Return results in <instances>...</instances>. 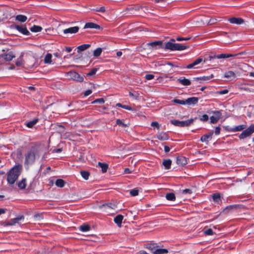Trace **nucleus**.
Masks as SVG:
<instances>
[{"label":"nucleus","mask_w":254,"mask_h":254,"mask_svg":"<svg viewBox=\"0 0 254 254\" xmlns=\"http://www.w3.org/2000/svg\"><path fill=\"white\" fill-rule=\"evenodd\" d=\"M44 150L45 147L43 146L32 147L25 154V164H33L36 159L39 158L40 154Z\"/></svg>","instance_id":"f257e3e1"},{"label":"nucleus","mask_w":254,"mask_h":254,"mask_svg":"<svg viewBox=\"0 0 254 254\" xmlns=\"http://www.w3.org/2000/svg\"><path fill=\"white\" fill-rule=\"evenodd\" d=\"M21 170L22 166L20 165H15L9 170L7 176V181L9 184H14L20 175Z\"/></svg>","instance_id":"f03ea898"},{"label":"nucleus","mask_w":254,"mask_h":254,"mask_svg":"<svg viewBox=\"0 0 254 254\" xmlns=\"http://www.w3.org/2000/svg\"><path fill=\"white\" fill-rule=\"evenodd\" d=\"M175 39H171L170 41L166 43L164 49L171 51H183L189 47L181 44L175 43Z\"/></svg>","instance_id":"7ed1b4c3"},{"label":"nucleus","mask_w":254,"mask_h":254,"mask_svg":"<svg viewBox=\"0 0 254 254\" xmlns=\"http://www.w3.org/2000/svg\"><path fill=\"white\" fill-rule=\"evenodd\" d=\"M65 77L69 80H73L77 82L83 81L84 78L77 72L74 71H70L65 73Z\"/></svg>","instance_id":"20e7f679"},{"label":"nucleus","mask_w":254,"mask_h":254,"mask_svg":"<svg viewBox=\"0 0 254 254\" xmlns=\"http://www.w3.org/2000/svg\"><path fill=\"white\" fill-rule=\"evenodd\" d=\"M194 121L193 119H190L186 121H179L176 120H173L171 121V123L174 126L180 127H189L190 125L192 124Z\"/></svg>","instance_id":"39448f33"},{"label":"nucleus","mask_w":254,"mask_h":254,"mask_svg":"<svg viewBox=\"0 0 254 254\" xmlns=\"http://www.w3.org/2000/svg\"><path fill=\"white\" fill-rule=\"evenodd\" d=\"M15 57V56L12 52L10 51L7 53H3L0 55V64L11 61Z\"/></svg>","instance_id":"423d86ee"},{"label":"nucleus","mask_w":254,"mask_h":254,"mask_svg":"<svg viewBox=\"0 0 254 254\" xmlns=\"http://www.w3.org/2000/svg\"><path fill=\"white\" fill-rule=\"evenodd\" d=\"M254 132V124L251 125L248 128L244 130L239 136L240 139H244L251 135Z\"/></svg>","instance_id":"0eeeda50"},{"label":"nucleus","mask_w":254,"mask_h":254,"mask_svg":"<svg viewBox=\"0 0 254 254\" xmlns=\"http://www.w3.org/2000/svg\"><path fill=\"white\" fill-rule=\"evenodd\" d=\"M13 27L23 35H29L30 34V32L27 30V27L25 25H14Z\"/></svg>","instance_id":"6e6552de"},{"label":"nucleus","mask_w":254,"mask_h":254,"mask_svg":"<svg viewBox=\"0 0 254 254\" xmlns=\"http://www.w3.org/2000/svg\"><path fill=\"white\" fill-rule=\"evenodd\" d=\"M213 113L215 115V116H212L210 117V122L212 124H215L220 119L221 113L219 111H213Z\"/></svg>","instance_id":"1a4fd4ad"},{"label":"nucleus","mask_w":254,"mask_h":254,"mask_svg":"<svg viewBox=\"0 0 254 254\" xmlns=\"http://www.w3.org/2000/svg\"><path fill=\"white\" fill-rule=\"evenodd\" d=\"M228 21L232 24L240 25L244 22L243 18L240 17H232L228 19Z\"/></svg>","instance_id":"9d476101"},{"label":"nucleus","mask_w":254,"mask_h":254,"mask_svg":"<svg viewBox=\"0 0 254 254\" xmlns=\"http://www.w3.org/2000/svg\"><path fill=\"white\" fill-rule=\"evenodd\" d=\"M238 55H241V54H238ZM238 55V54H221L220 55H215L213 58L220 59H226L231 57H234Z\"/></svg>","instance_id":"9b49d317"},{"label":"nucleus","mask_w":254,"mask_h":254,"mask_svg":"<svg viewBox=\"0 0 254 254\" xmlns=\"http://www.w3.org/2000/svg\"><path fill=\"white\" fill-rule=\"evenodd\" d=\"M198 98L195 97L188 98L185 100L186 104L191 105H195L198 103Z\"/></svg>","instance_id":"f8f14e48"},{"label":"nucleus","mask_w":254,"mask_h":254,"mask_svg":"<svg viewBox=\"0 0 254 254\" xmlns=\"http://www.w3.org/2000/svg\"><path fill=\"white\" fill-rule=\"evenodd\" d=\"M79 27L78 26H74L69 27L64 30V34H74L77 33L79 30Z\"/></svg>","instance_id":"ddd939ff"},{"label":"nucleus","mask_w":254,"mask_h":254,"mask_svg":"<svg viewBox=\"0 0 254 254\" xmlns=\"http://www.w3.org/2000/svg\"><path fill=\"white\" fill-rule=\"evenodd\" d=\"M24 216L23 215L20 216L15 218H13L10 220L9 222H7V225L12 226L15 225L16 223H18L19 221L23 220Z\"/></svg>","instance_id":"4468645a"},{"label":"nucleus","mask_w":254,"mask_h":254,"mask_svg":"<svg viewBox=\"0 0 254 254\" xmlns=\"http://www.w3.org/2000/svg\"><path fill=\"white\" fill-rule=\"evenodd\" d=\"M213 134V132H209L208 134H205L202 135L200 138L201 142H207L210 141L212 138V136Z\"/></svg>","instance_id":"2eb2a0df"},{"label":"nucleus","mask_w":254,"mask_h":254,"mask_svg":"<svg viewBox=\"0 0 254 254\" xmlns=\"http://www.w3.org/2000/svg\"><path fill=\"white\" fill-rule=\"evenodd\" d=\"M213 200L214 202L218 204H220L222 202V198L219 193H213L212 195Z\"/></svg>","instance_id":"dca6fc26"},{"label":"nucleus","mask_w":254,"mask_h":254,"mask_svg":"<svg viewBox=\"0 0 254 254\" xmlns=\"http://www.w3.org/2000/svg\"><path fill=\"white\" fill-rule=\"evenodd\" d=\"M153 254H165L168 253V251L165 249L151 248Z\"/></svg>","instance_id":"f3484780"},{"label":"nucleus","mask_w":254,"mask_h":254,"mask_svg":"<svg viewBox=\"0 0 254 254\" xmlns=\"http://www.w3.org/2000/svg\"><path fill=\"white\" fill-rule=\"evenodd\" d=\"M100 207L103 209V210L104 211L107 212L109 209H115L116 207V205L115 204H113L112 203L104 204L100 206Z\"/></svg>","instance_id":"a211bd4d"},{"label":"nucleus","mask_w":254,"mask_h":254,"mask_svg":"<svg viewBox=\"0 0 254 254\" xmlns=\"http://www.w3.org/2000/svg\"><path fill=\"white\" fill-rule=\"evenodd\" d=\"M176 162L178 165H185L187 164V160L186 157L181 156L177 158Z\"/></svg>","instance_id":"6ab92c4d"},{"label":"nucleus","mask_w":254,"mask_h":254,"mask_svg":"<svg viewBox=\"0 0 254 254\" xmlns=\"http://www.w3.org/2000/svg\"><path fill=\"white\" fill-rule=\"evenodd\" d=\"M156 135L157 138L160 140H166L169 139L168 134L164 132H159Z\"/></svg>","instance_id":"aec40b11"},{"label":"nucleus","mask_w":254,"mask_h":254,"mask_svg":"<svg viewBox=\"0 0 254 254\" xmlns=\"http://www.w3.org/2000/svg\"><path fill=\"white\" fill-rule=\"evenodd\" d=\"M84 29L86 28H94V29H99L100 28V26L94 23L93 22H88L86 23L84 27Z\"/></svg>","instance_id":"412c9836"},{"label":"nucleus","mask_w":254,"mask_h":254,"mask_svg":"<svg viewBox=\"0 0 254 254\" xmlns=\"http://www.w3.org/2000/svg\"><path fill=\"white\" fill-rule=\"evenodd\" d=\"M123 218L124 216L122 215H118L114 218V222L117 224L118 226L121 227Z\"/></svg>","instance_id":"4be33fe9"},{"label":"nucleus","mask_w":254,"mask_h":254,"mask_svg":"<svg viewBox=\"0 0 254 254\" xmlns=\"http://www.w3.org/2000/svg\"><path fill=\"white\" fill-rule=\"evenodd\" d=\"M162 41H156L150 43H148L147 45L149 46H151L152 48H154L155 49L157 48V46H161L162 45Z\"/></svg>","instance_id":"5701e85b"},{"label":"nucleus","mask_w":254,"mask_h":254,"mask_svg":"<svg viewBox=\"0 0 254 254\" xmlns=\"http://www.w3.org/2000/svg\"><path fill=\"white\" fill-rule=\"evenodd\" d=\"M246 126L244 125H239L231 128L230 130L232 132L241 131L246 128Z\"/></svg>","instance_id":"b1692460"},{"label":"nucleus","mask_w":254,"mask_h":254,"mask_svg":"<svg viewBox=\"0 0 254 254\" xmlns=\"http://www.w3.org/2000/svg\"><path fill=\"white\" fill-rule=\"evenodd\" d=\"M178 81L180 83L185 86L190 85L191 84L190 81L188 79L185 78V77L183 79H178Z\"/></svg>","instance_id":"393cba45"},{"label":"nucleus","mask_w":254,"mask_h":254,"mask_svg":"<svg viewBox=\"0 0 254 254\" xmlns=\"http://www.w3.org/2000/svg\"><path fill=\"white\" fill-rule=\"evenodd\" d=\"M224 77L227 78L234 79L236 77V74L232 71H228L225 73Z\"/></svg>","instance_id":"a878e982"},{"label":"nucleus","mask_w":254,"mask_h":254,"mask_svg":"<svg viewBox=\"0 0 254 254\" xmlns=\"http://www.w3.org/2000/svg\"><path fill=\"white\" fill-rule=\"evenodd\" d=\"M15 19L19 22H24L27 20V17L24 15L19 14L16 16Z\"/></svg>","instance_id":"bb28decb"},{"label":"nucleus","mask_w":254,"mask_h":254,"mask_svg":"<svg viewBox=\"0 0 254 254\" xmlns=\"http://www.w3.org/2000/svg\"><path fill=\"white\" fill-rule=\"evenodd\" d=\"M17 185L20 189H25L26 186V180L25 179H23L18 183Z\"/></svg>","instance_id":"cd10ccee"},{"label":"nucleus","mask_w":254,"mask_h":254,"mask_svg":"<svg viewBox=\"0 0 254 254\" xmlns=\"http://www.w3.org/2000/svg\"><path fill=\"white\" fill-rule=\"evenodd\" d=\"M166 198L168 200H170V201H175L176 200V196H175V195L174 193L173 192H170V193H168L166 194Z\"/></svg>","instance_id":"c85d7f7f"},{"label":"nucleus","mask_w":254,"mask_h":254,"mask_svg":"<svg viewBox=\"0 0 254 254\" xmlns=\"http://www.w3.org/2000/svg\"><path fill=\"white\" fill-rule=\"evenodd\" d=\"M98 166L102 169L103 173H105L107 171L108 165L106 163L98 162Z\"/></svg>","instance_id":"c756f323"},{"label":"nucleus","mask_w":254,"mask_h":254,"mask_svg":"<svg viewBox=\"0 0 254 254\" xmlns=\"http://www.w3.org/2000/svg\"><path fill=\"white\" fill-rule=\"evenodd\" d=\"M52 55L51 54H50V53L47 54L45 57L44 63L45 64H51L52 62Z\"/></svg>","instance_id":"7c9ffc66"},{"label":"nucleus","mask_w":254,"mask_h":254,"mask_svg":"<svg viewBox=\"0 0 254 254\" xmlns=\"http://www.w3.org/2000/svg\"><path fill=\"white\" fill-rule=\"evenodd\" d=\"M172 163V161L170 159L164 160L163 161V165L164 166L166 169H170Z\"/></svg>","instance_id":"2f4dec72"},{"label":"nucleus","mask_w":254,"mask_h":254,"mask_svg":"<svg viewBox=\"0 0 254 254\" xmlns=\"http://www.w3.org/2000/svg\"><path fill=\"white\" fill-rule=\"evenodd\" d=\"M90 47V44H83V45H81L80 46H79L78 47H77V50H78V52H79L80 51H84L85 50H86L87 49H88V48H89Z\"/></svg>","instance_id":"473e14b6"},{"label":"nucleus","mask_w":254,"mask_h":254,"mask_svg":"<svg viewBox=\"0 0 254 254\" xmlns=\"http://www.w3.org/2000/svg\"><path fill=\"white\" fill-rule=\"evenodd\" d=\"M55 184L58 187L63 188L65 185V182L63 180L59 179L57 180Z\"/></svg>","instance_id":"72a5a7b5"},{"label":"nucleus","mask_w":254,"mask_h":254,"mask_svg":"<svg viewBox=\"0 0 254 254\" xmlns=\"http://www.w3.org/2000/svg\"><path fill=\"white\" fill-rule=\"evenodd\" d=\"M30 29L33 32H38L41 31L42 30V28L39 26L34 25Z\"/></svg>","instance_id":"f704fd0d"},{"label":"nucleus","mask_w":254,"mask_h":254,"mask_svg":"<svg viewBox=\"0 0 254 254\" xmlns=\"http://www.w3.org/2000/svg\"><path fill=\"white\" fill-rule=\"evenodd\" d=\"M213 77V75L211 74L209 76H203L202 77H196L195 79L196 80H208Z\"/></svg>","instance_id":"c9c22d12"},{"label":"nucleus","mask_w":254,"mask_h":254,"mask_svg":"<svg viewBox=\"0 0 254 254\" xmlns=\"http://www.w3.org/2000/svg\"><path fill=\"white\" fill-rule=\"evenodd\" d=\"M79 229L82 232H87L90 230V227L88 225H82L80 226Z\"/></svg>","instance_id":"e433bc0d"},{"label":"nucleus","mask_w":254,"mask_h":254,"mask_svg":"<svg viewBox=\"0 0 254 254\" xmlns=\"http://www.w3.org/2000/svg\"><path fill=\"white\" fill-rule=\"evenodd\" d=\"M102 52V49L101 48H98L93 51V55L95 57H99L101 55Z\"/></svg>","instance_id":"4c0bfd02"},{"label":"nucleus","mask_w":254,"mask_h":254,"mask_svg":"<svg viewBox=\"0 0 254 254\" xmlns=\"http://www.w3.org/2000/svg\"><path fill=\"white\" fill-rule=\"evenodd\" d=\"M38 121V119H35L33 121L28 122L26 126L29 128L32 127Z\"/></svg>","instance_id":"58836bf2"},{"label":"nucleus","mask_w":254,"mask_h":254,"mask_svg":"<svg viewBox=\"0 0 254 254\" xmlns=\"http://www.w3.org/2000/svg\"><path fill=\"white\" fill-rule=\"evenodd\" d=\"M80 174L83 178L87 180L89 176V173L86 171H81Z\"/></svg>","instance_id":"ea45409f"},{"label":"nucleus","mask_w":254,"mask_h":254,"mask_svg":"<svg viewBox=\"0 0 254 254\" xmlns=\"http://www.w3.org/2000/svg\"><path fill=\"white\" fill-rule=\"evenodd\" d=\"M238 207H239V206L237 204L231 205L227 206L226 207L225 210V211H227V210L230 211L234 209H237Z\"/></svg>","instance_id":"a19ab883"},{"label":"nucleus","mask_w":254,"mask_h":254,"mask_svg":"<svg viewBox=\"0 0 254 254\" xmlns=\"http://www.w3.org/2000/svg\"><path fill=\"white\" fill-rule=\"evenodd\" d=\"M97 71V68H93L91 70V71L89 72H88V73L86 74V75L87 76H93L96 74Z\"/></svg>","instance_id":"79ce46f5"},{"label":"nucleus","mask_w":254,"mask_h":254,"mask_svg":"<svg viewBox=\"0 0 254 254\" xmlns=\"http://www.w3.org/2000/svg\"><path fill=\"white\" fill-rule=\"evenodd\" d=\"M116 124L121 126L123 127H127V125L125 123H124L121 120L118 119L116 121Z\"/></svg>","instance_id":"37998d69"},{"label":"nucleus","mask_w":254,"mask_h":254,"mask_svg":"<svg viewBox=\"0 0 254 254\" xmlns=\"http://www.w3.org/2000/svg\"><path fill=\"white\" fill-rule=\"evenodd\" d=\"M93 11L101 12H105L106 11V8L105 6H102L100 8H96L92 9Z\"/></svg>","instance_id":"c03bdc74"},{"label":"nucleus","mask_w":254,"mask_h":254,"mask_svg":"<svg viewBox=\"0 0 254 254\" xmlns=\"http://www.w3.org/2000/svg\"><path fill=\"white\" fill-rule=\"evenodd\" d=\"M129 193L132 196H136L138 194V190L137 189H132L129 191Z\"/></svg>","instance_id":"a18cd8bd"},{"label":"nucleus","mask_w":254,"mask_h":254,"mask_svg":"<svg viewBox=\"0 0 254 254\" xmlns=\"http://www.w3.org/2000/svg\"><path fill=\"white\" fill-rule=\"evenodd\" d=\"M208 116L206 114H204L199 117L200 121L202 122H206L208 120Z\"/></svg>","instance_id":"49530a36"},{"label":"nucleus","mask_w":254,"mask_h":254,"mask_svg":"<svg viewBox=\"0 0 254 254\" xmlns=\"http://www.w3.org/2000/svg\"><path fill=\"white\" fill-rule=\"evenodd\" d=\"M173 101V102H174L175 103H177V104H181V105H185L186 104L185 100H182L175 99H174Z\"/></svg>","instance_id":"de8ad7c7"},{"label":"nucleus","mask_w":254,"mask_h":254,"mask_svg":"<svg viewBox=\"0 0 254 254\" xmlns=\"http://www.w3.org/2000/svg\"><path fill=\"white\" fill-rule=\"evenodd\" d=\"M105 102V100L103 98H99L95 100L94 101L92 102V103H99L100 104H103Z\"/></svg>","instance_id":"09e8293b"},{"label":"nucleus","mask_w":254,"mask_h":254,"mask_svg":"<svg viewBox=\"0 0 254 254\" xmlns=\"http://www.w3.org/2000/svg\"><path fill=\"white\" fill-rule=\"evenodd\" d=\"M204 233L206 235H212L213 234V231L211 229H208L204 232Z\"/></svg>","instance_id":"8fccbe9b"},{"label":"nucleus","mask_w":254,"mask_h":254,"mask_svg":"<svg viewBox=\"0 0 254 254\" xmlns=\"http://www.w3.org/2000/svg\"><path fill=\"white\" fill-rule=\"evenodd\" d=\"M202 61L201 58H198L193 62V64L195 66L200 64Z\"/></svg>","instance_id":"3c124183"},{"label":"nucleus","mask_w":254,"mask_h":254,"mask_svg":"<svg viewBox=\"0 0 254 254\" xmlns=\"http://www.w3.org/2000/svg\"><path fill=\"white\" fill-rule=\"evenodd\" d=\"M217 20L216 18H211L208 21V24L210 25L214 24L217 22Z\"/></svg>","instance_id":"603ef678"},{"label":"nucleus","mask_w":254,"mask_h":254,"mask_svg":"<svg viewBox=\"0 0 254 254\" xmlns=\"http://www.w3.org/2000/svg\"><path fill=\"white\" fill-rule=\"evenodd\" d=\"M145 77L146 80H149L152 79L154 77V76L153 74H146Z\"/></svg>","instance_id":"864d4df0"},{"label":"nucleus","mask_w":254,"mask_h":254,"mask_svg":"<svg viewBox=\"0 0 254 254\" xmlns=\"http://www.w3.org/2000/svg\"><path fill=\"white\" fill-rule=\"evenodd\" d=\"M182 193L183 194H191L192 193V191L190 189H185L184 190H183L182 191Z\"/></svg>","instance_id":"5fc2aeb1"},{"label":"nucleus","mask_w":254,"mask_h":254,"mask_svg":"<svg viewBox=\"0 0 254 254\" xmlns=\"http://www.w3.org/2000/svg\"><path fill=\"white\" fill-rule=\"evenodd\" d=\"M228 93V90L227 89H224L222 90H220L217 92V93L219 94L223 95L225 94Z\"/></svg>","instance_id":"6e6d98bb"},{"label":"nucleus","mask_w":254,"mask_h":254,"mask_svg":"<svg viewBox=\"0 0 254 254\" xmlns=\"http://www.w3.org/2000/svg\"><path fill=\"white\" fill-rule=\"evenodd\" d=\"M151 126L152 127H156L157 128H159V125L158 122H153L151 123Z\"/></svg>","instance_id":"4d7b16f0"},{"label":"nucleus","mask_w":254,"mask_h":254,"mask_svg":"<svg viewBox=\"0 0 254 254\" xmlns=\"http://www.w3.org/2000/svg\"><path fill=\"white\" fill-rule=\"evenodd\" d=\"M220 128L219 127H217L215 128V133L216 135H218L220 134Z\"/></svg>","instance_id":"13d9d810"},{"label":"nucleus","mask_w":254,"mask_h":254,"mask_svg":"<svg viewBox=\"0 0 254 254\" xmlns=\"http://www.w3.org/2000/svg\"><path fill=\"white\" fill-rule=\"evenodd\" d=\"M129 95L130 96L134 98L135 99H136L138 97V95L137 94H134L133 93L131 92H129Z\"/></svg>","instance_id":"bf43d9fd"},{"label":"nucleus","mask_w":254,"mask_h":254,"mask_svg":"<svg viewBox=\"0 0 254 254\" xmlns=\"http://www.w3.org/2000/svg\"><path fill=\"white\" fill-rule=\"evenodd\" d=\"M91 93H92V90L90 89H88L84 92V96H87L89 95L90 94H91Z\"/></svg>","instance_id":"052dcab7"},{"label":"nucleus","mask_w":254,"mask_h":254,"mask_svg":"<svg viewBox=\"0 0 254 254\" xmlns=\"http://www.w3.org/2000/svg\"><path fill=\"white\" fill-rule=\"evenodd\" d=\"M122 108H124L125 109L128 110H132V108L127 105H123Z\"/></svg>","instance_id":"680f3d73"},{"label":"nucleus","mask_w":254,"mask_h":254,"mask_svg":"<svg viewBox=\"0 0 254 254\" xmlns=\"http://www.w3.org/2000/svg\"><path fill=\"white\" fill-rule=\"evenodd\" d=\"M15 64L17 66H20L22 64V61L21 60H18L16 63Z\"/></svg>","instance_id":"e2e57ef3"},{"label":"nucleus","mask_w":254,"mask_h":254,"mask_svg":"<svg viewBox=\"0 0 254 254\" xmlns=\"http://www.w3.org/2000/svg\"><path fill=\"white\" fill-rule=\"evenodd\" d=\"M170 150V148L169 146L165 145L164 146V151L165 152L167 153L169 152Z\"/></svg>","instance_id":"0e129e2a"},{"label":"nucleus","mask_w":254,"mask_h":254,"mask_svg":"<svg viewBox=\"0 0 254 254\" xmlns=\"http://www.w3.org/2000/svg\"><path fill=\"white\" fill-rule=\"evenodd\" d=\"M124 173L125 174H130L131 173V171L129 170V169L127 168L125 169Z\"/></svg>","instance_id":"69168bd1"},{"label":"nucleus","mask_w":254,"mask_h":254,"mask_svg":"<svg viewBox=\"0 0 254 254\" xmlns=\"http://www.w3.org/2000/svg\"><path fill=\"white\" fill-rule=\"evenodd\" d=\"M194 66V65L193 64V63L190 64H188L187 66H186V68H191L192 67H193Z\"/></svg>","instance_id":"338daca9"},{"label":"nucleus","mask_w":254,"mask_h":254,"mask_svg":"<svg viewBox=\"0 0 254 254\" xmlns=\"http://www.w3.org/2000/svg\"><path fill=\"white\" fill-rule=\"evenodd\" d=\"M136 254H147L146 252H145L144 251H141L139 252L138 253H137Z\"/></svg>","instance_id":"774afa93"}]
</instances>
